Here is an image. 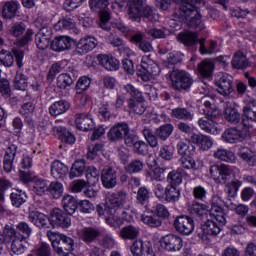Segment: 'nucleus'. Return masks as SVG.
<instances>
[{"label": "nucleus", "mask_w": 256, "mask_h": 256, "mask_svg": "<svg viewBox=\"0 0 256 256\" xmlns=\"http://www.w3.org/2000/svg\"><path fill=\"white\" fill-rule=\"evenodd\" d=\"M142 135L147 141L148 145L152 147V149H155V147L159 146V139H157V135H155V132H153V129L149 127H144L142 129Z\"/></svg>", "instance_id": "09e8293b"}, {"label": "nucleus", "mask_w": 256, "mask_h": 256, "mask_svg": "<svg viewBox=\"0 0 256 256\" xmlns=\"http://www.w3.org/2000/svg\"><path fill=\"white\" fill-rule=\"evenodd\" d=\"M28 219L30 223H33L36 227H39L40 229H47L49 228V217L47 215L39 212V211H31L28 214Z\"/></svg>", "instance_id": "a878e982"}, {"label": "nucleus", "mask_w": 256, "mask_h": 256, "mask_svg": "<svg viewBox=\"0 0 256 256\" xmlns=\"http://www.w3.org/2000/svg\"><path fill=\"white\" fill-rule=\"evenodd\" d=\"M97 45H99V41L95 37L85 36L78 41L75 52L78 55H86V53L93 51Z\"/></svg>", "instance_id": "aec40b11"}, {"label": "nucleus", "mask_w": 256, "mask_h": 256, "mask_svg": "<svg viewBox=\"0 0 256 256\" xmlns=\"http://www.w3.org/2000/svg\"><path fill=\"white\" fill-rule=\"evenodd\" d=\"M17 2L15 1H8L5 2L3 9H2V17L3 19H13L17 15Z\"/></svg>", "instance_id": "a18cd8bd"}, {"label": "nucleus", "mask_w": 256, "mask_h": 256, "mask_svg": "<svg viewBox=\"0 0 256 256\" xmlns=\"http://www.w3.org/2000/svg\"><path fill=\"white\" fill-rule=\"evenodd\" d=\"M181 197V191L177 189V186H167L166 193L164 194L165 201L168 203H175Z\"/></svg>", "instance_id": "13d9d810"}, {"label": "nucleus", "mask_w": 256, "mask_h": 256, "mask_svg": "<svg viewBox=\"0 0 256 256\" xmlns=\"http://www.w3.org/2000/svg\"><path fill=\"white\" fill-rule=\"evenodd\" d=\"M145 167V162L139 159H134L125 166L126 173L133 175L135 173H141Z\"/></svg>", "instance_id": "603ef678"}, {"label": "nucleus", "mask_w": 256, "mask_h": 256, "mask_svg": "<svg viewBox=\"0 0 256 256\" xmlns=\"http://www.w3.org/2000/svg\"><path fill=\"white\" fill-rule=\"evenodd\" d=\"M202 3H205V0H192L191 3L183 2L178 12H175L176 19H185L189 27H199L201 25V14L197 12V7Z\"/></svg>", "instance_id": "f03ea898"}, {"label": "nucleus", "mask_w": 256, "mask_h": 256, "mask_svg": "<svg viewBox=\"0 0 256 256\" xmlns=\"http://www.w3.org/2000/svg\"><path fill=\"white\" fill-rule=\"evenodd\" d=\"M178 40L183 43L185 47H193L199 43V36L195 32L186 31L178 35Z\"/></svg>", "instance_id": "58836bf2"}, {"label": "nucleus", "mask_w": 256, "mask_h": 256, "mask_svg": "<svg viewBox=\"0 0 256 256\" xmlns=\"http://www.w3.org/2000/svg\"><path fill=\"white\" fill-rule=\"evenodd\" d=\"M171 117L179 121H193L195 115L191 113V110L185 107H177L172 109Z\"/></svg>", "instance_id": "e433bc0d"}, {"label": "nucleus", "mask_w": 256, "mask_h": 256, "mask_svg": "<svg viewBox=\"0 0 256 256\" xmlns=\"http://www.w3.org/2000/svg\"><path fill=\"white\" fill-rule=\"evenodd\" d=\"M9 33L12 35V37H22L25 33V35L17 41V45H19V47H25L27 43L33 40L34 35L33 29H27V25L23 22L13 23L10 26Z\"/></svg>", "instance_id": "6e6552de"}, {"label": "nucleus", "mask_w": 256, "mask_h": 256, "mask_svg": "<svg viewBox=\"0 0 256 256\" xmlns=\"http://www.w3.org/2000/svg\"><path fill=\"white\" fill-rule=\"evenodd\" d=\"M215 85L219 95L229 97L235 89L233 88V76L227 73H220L215 79Z\"/></svg>", "instance_id": "f8f14e48"}, {"label": "nucleus", "mask_w": 256, "mask_h": 256, "mask_svg": "<svg viewBox=\"0 0 256 256\" xmlns=\"http://www.w3.org/2000/svg\"><path fill=\"white\" fill-rule=\"evenodd\" d=\"M173 89L176 91H189L193 85V77L186 71H173L170 74Z\"/></svg>", "instance_id": "1a4fd4ad"}, {"label": "nucleus", "mask_w": 256, "mask_h": 256, "mask_svg": "<svg viewBox=\"0 0 256 256\" xmlns=\"http://www.w3.org/2000/svg\"><path fill=\"white\" fill-rule=\"evenodd\" d=\"M145 0H131L128 8V18L136 23H141Z\"/></svg>", "instance_id": "412c9836"}, {"label": "nucleus", "mask_w": 256, "mask_h": 256, "mask_svg": "<svg viewBox=\"0 0 256 256\" xmlns=\"http://www.w3.org/2000/svg\"><path fill=\"white\" fill-rule=\"evenodd\" d=\"M241 185H243V181L238 179L232 180L231 182L226 183L224 191L230 199H233L234 197H237Z\"/></svg>", "instance_id": "49530a36"}, {"label": "nucleus", "mask_w": 256, "mask_h": 256, "mask_svg": "<svg viewBox=\"0 0 256 256\" xmlns=\"http://www.w3.org/2000/svg\"><path fill=\"white\" fill-rule=\"evenodd\" d=\"M129 133V125L125 122L114 125L108 132L110 141H121Z\"/></svg>", "instance_id": "5701e85b"}, {"label": "nucleus", "mask_w": 256, "mask_h": 256, "mask_svg": "<svg viewBox=\"0 0 256 256\" xmlns=\"http://www.w3.org/2000/svg\"><path fill=\"white\" fill-rule=\"evenodd\" d=\"M62 207L68 215H73L77 211L79 203L72 195H65L62 198Z\"/></svg>", "instance_id": "ea45409f"}, {"label": "nucleus", "mask_w": 256, "mask_h": 256, "mask_svg": "<svg viewBox=\"0 0 256 256\" xmlns=\"http://www.w3.org/2000/svg\"><path fill=\"white\" fill-rule=\"evenodd\" d=\"M124 89L126 93H129V95L133 97L128 100V109L130 113L143 115V113H145V99L143 98V93L131 84H127Z\"/></svg>", "instance_id": "39448f33"}, {"label": "nucleus", "mask_w": 256, "mask_h": 256, "mask_svg": "<svg viewBox=\"0 0 256 256\" xmlns=\"http://www.w3.org/2000/svg\"><path fill=\"white\" fill-rule=\"evenodd\" d=\"M47 237L52 244L53 251L57 253V255H69V253L73 251V247H75L73 238L65 234L48 231Z\"/></svg>", "instance_id": "20e7f679"}, {"label": "nucleus", "mask_w": 256, "mask_h": 256, "mask_svg": "<svg viewBox=\"0 0 256 256\" xmlns=\"http://www.w3.org/2000/svg\"><path fill=\"white\" fill-rule=\"evenodd\" d=\"M203 113L205 117H202L198 120V125L202 131L205 133H211L212 135H217V123L215 119L221 115V111L218 110L217 106L210 102L209 100H205Z\"/></svg>", "instance_id": "7ed1b4c3"}, {"label": "nucleus", "mask_w": 256, "mask_h": 256, "mask_svg": "<svg viewBox=\"0 0 256 256\" xmlns=\"http://www.w3.org/2000/svg\"><path fill=\"white\" fill-rule=\"evenodd\" d=\"M177 151L181 157H193L195 155V145L191 142V140H181L177 144Z\"/></svg>", "instance_id": "2f4dec72"}, {"label": "nucleus", "mask_w": 256, "mask_h": 256, "mask_svg": "<svg viewBox=\"0 0 256 256\" xmlns=\"http://www.w3.org/2000/svg\"><path fill=\"white\" fill-rule=\"evenodd\" d=\"M70 107L71 105L66 100H59L54 102L49 107V113L52 117H59V115H63V113H67Z\"/></svg>", "instance_id": "72a5a7b5"}, {"label": "nucleus", "mask_w": 256, "mask_h": 256, "mask_svg": "<svg viewBox=\"0 0 256 256\" xmlns=\"http://www.w3.org/2000/svg\"><path fill=\"white\" fill-rule=\"evenodd\" d=\"M98 62L107 71H117L119 69V60L111 55L100 54L97 56Z\"/></svg>", "instance_id": "7c9ffc66"}, {"label": "nucleus", "mask_w": 256, "mask_h": 256, "mask_svg": "<svg viewBox=\"0 0 256 256\" xmlns=\"http://www.w3.org/2000/svg\"><path fill=\"white\" fill-rule=\"evenodd\" d=\"M85 169H86L85 160H83V159L76 160L70 169V173H69L70 179H75L76 177H81V175H83V173H85Z\"/></svg>", "instance_id": "de8ad7c7"}, {"label": "nucleus", "mask_w": 256, "mask_h": 256, "mask_svg": "<svg viewBox=\"0 0 256 256\" xmlns=\"http://www.w3.org/2000/svg\"><path fill=\"white\" fill-rule=\"evenodd\" d=\"M223 116L228 123H231V125H237L241 121V114L239 113V110L231 106V103L229 102H226Z\"/></svg>", "instance_id": "c756f323"}, {"label": "nucleus", "mask_w": 256, "mask_h": 256, "mask_svg": "<svg viewBox=\"0 0 256 256\" xmlns=\"http://www.w3.org/2000/svg\"><path fill=\"white\" fill-rule=\"evenodd\" d=\"M76 235L78 239L89 245L101 235V232L97 228L89 226L78 229Z\"/></svg>", "instance_id": "4be33fe9"}, {"label": "nucleus", "mask_w": 256, "mask_h": 256, "mask_svg": "<svg viewBox=\"0 0 256 256\" xmlns=\"http://www.w3.org/2000/svg\"><path fill=\"white\" fill-rule=\"evenodd\" d=\"M29 83L27 82V76L23 72H17L14 79V89L18 91H27Z\"/></svg>", "instance_id": "bf43d9fd"}, {"label": "nucleus", "mask_w": 256, "mask_h": 256, "mask_svg": "<svg viewBox=\"0 0 256 256\" xmlns=\"http://www.w3.org/2000/svg\"><path fill=\"white\" fill-rule=\"evenodd\" d=\"M63 184L57 181L51 182L48 186V194L53 199H60L63 196Z\"/></svg>", "instance_id": "4d7b16f0"}, {"label": "nucleus", "mask_w": 256, "mask_h": 256, "mask_svg": "<svg viewBox=\"0 0 256 256\" xmlns=\"http://www.w3.org/2000/svg\"><path fill=\"white\" fill-rule=\"evenodd\" d=\"M141 221L142 223H144V225H147L148 227L152 228L161 227V225L163 224V220H161V218L147 214H142Z\"/></svg>", "instance_id": "e2e57ef3"}, {"label": "nucleus", "mask_w": 256, "mask_h": 256, "mask_svg": "<svg viewBox=\"0 0 256 256\" xmlns=\"http://www.w3.org/2000/svg\"><path fill=\"white\" fill-rule=\"evenodd\" d=\"M117 170L111 166H105L101 171V181L105 189H113L117 186Z\"/></svg>", "instance_id": "6ab92c4d"}, {"label": "nucleus", "mask_w": 256, "mask_h": 256, "mask_svg": "<svg viewBox=\"0 0 256 256\" xmlns=\"http://www.w3.org/2000/svg\"><path fill=\"white\" fill-rule=\"evenodd\" d=\"M56 131L59 135V139L63 143H68L69 145H73V143H75V135H73V133H71L67 128L59 126L56 128Z\"/></svg>", "instance_id": "3c124183"}, {"label": "nucleus", "mask_w": 256, "mask_h": 256, "mask_svg": "<svg viewBox=\"0 0 256 256\" xmlns=\"http://www.w3.org/2000/svg\"><path fill=\"white\" fill-rule=\"evenodd\" d=\"M174 129L173 124H164L156 129V135L161 141H167L173 134Z\"/></svg>", "instance_id": "864d4df0"}, {"label": "nucleus", "mask_w": 256, "mask_h": 256, "mask_svg": "<svg viewBox=\"0 0 256 256\" xmlns=\"http://www.w3.org/2000/svg\"><path fill=\"white\" fill-rule=\"evenodd\" d=\"M244 128H228L222 133V139L225 143H241L245 141V138L249 136V130H247V124L245 120L242 121Z\"/></svg>", "instance_id": "9b49d317"}, {"label": "nucleus", "mask_w": 256, "mask_h": 256, "mask_svg": "<svg viewBox=\"0 0 256 256\" xmlns=\"http://www.w3.org/2000/svg\"><path fill=\"white\" fill-rule=\"evenodd\" d=\"M179 165L182 171H191V169L194 171L197 170V163L195 159H193V156H182L179 159Z\"/></svg>", "instance_id": "5fc2aeb1"}, {"label": "nucleus", "mask_w": 256, "mask_h": 256, "mask_svg": "<svg viewBox=\"0 0 256 256\" xmlns=\"http://www.w3.org/2000/svg\"><path fill=\"white\" fill-rule=\"evenodd\" d=\"M140 233L141 231L139 227L128 225L120 230L119 235L122 239H128L129 241H133V239H137V237H139Z\"/></svg>", "instance_id": "79ce46f5"}, {"label": "nucleus", "mask_w": 256, "mask_h": 256, "mask_svg": "<svg viewBox=\"0 0 256 256\" xmlns=\"http://www.w3.org/2000/svg\"><path fill=\"white\" fill-rule=\"evenodd\" d=\"M75 124L80 131H91L94 127L93 118L89 114H76Z\"/></svg>", "instance_id": "cd10ccee"}, {"label": "nucleus", "mask_w": 256, "mask_h": 256, "mask_svg": "<svg viewBox=\"0 0 256 256\" xmlns=\"http://www.w3.org/2000/svg\"><path fill=\"white\" fill-rule=\"evenodd\" d=\"M129 203V194L123 190H119L109 194L106 206L98 205L96 211L99 217L107 219L110 215H115L120 209H123Z\"/></svg>", "instance_id": "f257e3e1"}, {"label": "nucleus", "mask_w": 256, "mask_h": 256, "mask_svg": "<svg viewBox=\"0 0 256 256\" xmlns=\"http://www.w3.org/2000/svg\"><path fill=\"white\" fill-rule=\"evenodd\" d=\"M10 199L13 207H21V205L27 201V195H25L23 191L16 190L11 193Z\"/></svg>", "instance_id": "69168bd1"}, {"label": "nucleus", "mask_w": 256, "mask_h": 256, "mask_svg": "<svg viewBox=\"0 0 256 256\" xmlns=\"http://www.w3.org/2000/svg\"><path fill=\"white\" fill-rule=\"evenodd\" d=\"M33 191L34 193H36V195L43 197V195H45V193H48L49 191V184L47 183V180H34Z\"/></svg>", "instance_id": "052dcab7"}, {"label": "nucleus", "mask_w": 256, "mask_h": 256, "mask_svg": "<svg viewBox=\"0 0 256 256\" xmlns=\"http://www.w3.org/2000/svg\"><path fill=\"white\" fill-rule=\"evenodd\" d=\"M73 78L68 73H62L57 77V87L59 89H67L73 85Z\"/></svg>", "instance_id": "774afa93"}, {"label": "nucleus", "mask_w": 256, "mask_h": 256, "mask_svg": "<svg viewBox=\"0 0 256 256\" xmlns=\"http://www.w3.org/2000/svg\"><path fill=\"white\" fill-rule=\"evenodd\" d=\"M238 156L243 159V161H246L248 165H255V154L253 151L249 150V148H240L238 151Z\"/></svg>", "instance_id": "338daca9"}, {"label": "nucleus", "mask_w": 256, "mask_h": 256, "mask_svg": "<svg viewBox=\"0 0 256 256\" xmlns=\"http://www.w3.org/2000/svg\"><path fill=\"white\" fill-rule=\"evenodd\" d=\"M16 233L20 239H24L27 241L31 237L33 233V229L29 226L27 222H19L16 225Z\"/></svg>", "instance_id": "8fccbe9b"}, {"label": "nucleus", "mask_w": 256, "mask_h": 256, "mask_svg": "<svg viewBox=\"0 0 256 256\" xmlns=\"http://www.w3.org/2000/svg\"><path fill=\"white\" fill-rule=\"evenodd\" d=\"M174 228L180 235H191L195 231V221L190 216L181 215L174 220Z\"/></svg>", "instance_id": "ddd939ff"}, {"label": "nucleus", "mask_w": 256, "mask_h": 256, "mask_svg": "<svg viewBox=\"0 0 256 256\" xmlns=\"http://www.w3.org/2000/svg\"><path fill=\"white\" fill-rule=\"evenodd\" d=\"M209 210V215L218 216L220 223L225 222V213L223 212V199L220 196L214 195L211 200V208Z\"/></svg>", "instance_id": "393cba45"}, {"label": "nucleus", "mask_w": 256, "mask_h": 256, "mask_svg": "<svg viewBox=\"0 0 256 256\" xmlns=\"http://www.w3.org/2000/svg\"><path fill=\"white\" fill-rule=\"evenodd\" d=\"M3 145L5 151L3 158V169L5 173H11V171L15 169L13 163H15V157L17 156L18 147L16 142L11 138L5 140Z\"/></svg>", "instance_id": "9d476101"}, {"label": "nucleus", "mask_w": 256, "mask_h": 256, "mask_svg": "<svg viewBox=\"0 0 256 256\" xmlns=\"http://www.w3.org/2000/svg\"><path fill=\"white\" fill-rule=\"evenodd\" d=\"M67 212L54 208L51 212L50 223L52 227H62V229H69L71 227V216Z\"/></svg>", "instance_id": "2eb2a0df"}, {"label": "nucleus", "mask_w": 256, "mask_h": 256, "mask_svg": "<svg viewBox=\"0 0 256 256\" xmlns=\"http://www.w3.org/2000/svg\"><path fill=\"white\" fill-rule=\"evenodd\" d=\"M209 173L216 183H227L231 176V168L229 165H212L209 169Z\"/></svg>", "instance_id": "f3484780"}, {"label": "nucleus", "mask_w": 256, "mask_h": 256, "mask_svg": "<svg viewBox=\"0 0 256 256\" xmlns=\"http://www.w3.org/2000/svg\"><path fill=\"white\" fill-rule=\"evenodd\" d=\"M210 217H213V219H207V221L202 224V231L205 235L217 237V235L221 233L222 227L227 223V220L224 217V222H221L217 215H210Z\"/></svg>", "instance_id": "dca6fc26"}, {"label": "nucleus", "mask_w": 256, "mask_h": 256, "mask_svg": "<svg viewBox=\"0 0 256 256\" xmlns=\"http://www.w3.org/2000/svg\"><path fill=\"white\" fill-rule=\"evenodd\" d=\"M130 251L133 256H156L151 242L143 241L141 239L133 242Z\"/></svg>", "instance_id": "a211bd4d"}, {"label": "nucleus", "mask_w": 256, "mask_h": 256, "mask_svg": "<svg viewBox=\"0 0 256 256\" xmlns=\"http://www.w3.org/2000/svg\"><path fill=\"white\" fill-rule=\"evenodd\" d=\"M215 66L210 60H204L198 65V71L202 77H211Z\"/></svg>", "instance_id": "680f3d73"}, {"label": "nucleus", "mask_w": 256, "mask_h": 256, "mask_svg": "<svg viewBox=\"0 0 256 256\" xmlns=\"http://www.w3.org/2000/svg\"><path fill=\"white\" fill-rule=\"evenodd\" d=\"M89 5L91 11L99 13L100 15L99 27L104 29V31H109V29H111V26L109 25L111 16L107 11L109 7V0H89Z\"/></svg>", "instance_id": "423d86ee"}, {"label": "nucleus", "mask_w": 256, "mask_h": 256, "mask_svg": "<svg viewBox=\"0 0 256 256\" xmlns=\"http://www.w3.org/2000/svg\"><path fill=\"white\" fill-rule=\"evenodd\" d=\"M24 101L26 102L19 109L20 115H33L35 111V103H33V98H31V95L27 94L24 97Z\"/></svg>", "instance_id": "6e6d98bb"}, {"label": "nucleus", "mask_w": 256, "mask_h": 256, "mask_svg": "<svg viewBox=\"0 0 256 256\" xmlns=\"http://www.w3.org/2000/svg\"><path fill=\"white\" fill-rule=\"evenodd\" d=\"M243 117L247 119V121H251L252 123H256V100H248L245 102V105L242 108Z\"/></svg>", "instance_id": "f704fd0d"}, {"label": "nucleus", "mask_w": 256, "mask_h": 256, "mask_svg": "<svg viewBox=\"0 0 256 256\" xmlns=\"http://www.w3.org/2000/svg\"><path fill=\"white\" fill-rule=\"evenodd\" d=\"M231 66L233 69H247L249 67V60H247V56L243 52H236L233 55Z\"/></svg>", "instance_id": "c03bdc74"}, {"label": "nucleus", "mask_w": 256, "mask_h": 256, "mask_svg": "<svg viewBox=\"0 0 256 256\" xmlns=\"http://www.w3.org/2000/svg\"><path fill=\"white\" fill-rule=\"evenodd\" d=\"M36 27L40 28L39 33L40 37H44L51 41V37H53V29L49 26V20H44L43 18H38L35 22Z\"/></svg>", "instance_id": "c9c22d12"}, {"label": "nucleus", "mask_w": 256, "mask_h": 256, "mask_svg": "<svg viewBox=\"0 0 256 256\" xmlns=\"http://www.w3.org/2000/svg\"><path fill=\"white\" fill-rule=\"evenodd\" d=\"M151 199V192H149V189L147 187L142 186L138 189L136 193V204L142 205L147 209L149 207V201Z\"/></svg>", "instance_id": "a19ab883"}, {"label": "nucleus", "mask_w": 256, "mask_h": 256, "mask_svg": "<svg viewBox=\"0 0 256 256\" xmlns=\"http://www.w3.org/2000/svg\"><path fill=\"white\" fill-rule=\"evenodd\" d=\"M69 173V167L59 160L51 164V175L54 179H63Z\"/></svg>", "instance_id": "473e14b6"}, {"label": "nucleus", "mask_w": 256, "mask_h": 256, "mask_svg": "<svg viewBox=\"0 0 256 256\" xmlns=\"http://www.w3.org/2000/svg\"><path fill=\"white\" fill-rule=\"evenodd\" d=\"M133 215H137V210H130L129 208H121L115 214L108 216L105 219V223L109 225V227H113L114 229H119L125 221L131 223L133 221Z\"/></svg>", "instance_id": "0eeeda50"}, {"label": "nucleus", "mask_w": 256, "mask_h": 256, "mask_svg": "<svg viewBox=\"0 0 256 256\" xmlns=\"http://www.w3.org/2000/svg\"><path fill=\"white\" fill-rule=\"evenodd\" d=\"M142 17L150 21V23H157L159 21V13L151 6H144L142 10Z\"/></svg>", "instance_id": "0e129e2a"}, {"label": "nucleus", "mask_w": 256, "mask_h": 256, "mask_svg": "<svg viewBox=\"0 0 256 256\" xmlns=\"http://www.w3.org/2000/svg\"><path fill=\"white\" fill-rule=\"evenodd\" d=\"M160 243L162 249L169 253H177V251L183 249V238L179 235L168 234L162 237Z\"/></svg>", "instance_id": "4468645a"}, {"label": "nucleus", "mask_w": 256, "mask_h": 256, "mask_svg": "<svg viewBox=\"0 0 256 256\" xmlns=\"http://www.w3.org/2000/svg\"><path fill=\"white\" fill-rule=\"evenodd\" d=\"M213 157L214 159H218V161H225L226 163H235L237 161L235 153L225 148H218L214 151Z\"/></svg>", "instance_id": "4c0bfd02"}, {"label": "nucleus", "mask_w": 256, "mask_h": 256, "mask_svg": "<svg viewBox=\"0 0 256 256\" xmlns=\"http://www.w3.org/2000/svg\"><path fill=\"white\" fill-rule=\"evenodd\" d=\"M71 47H73V39H71L69 36H58L55 37L51 42L52 51H69Z\"/></svg>", "instance_id": "b1692460"}, {"label": "nucleus", "mask_w": 256, "mask_h": 256, "mask_svg": "<svg viewBox=\"0 0 256 256\" xmlns=\"http://www.w3.org/2000/svg\"><path fill=\"white\" fill-rule=\"evenodd\" d=\"M191 141L202 151H209L213 147V138L205 134H192Z\"/></svg>", "instance_id": "c85d7f7f"}, {"label": "nucleus", "mask_w": 256, "mask_h": 256, "mask_svg": "<svg viewBox=\"0 0 256 256\" xmlns=\"http://www.w3.org/2000/svg\"><path fill=\"white\" fill-rule=\"evenodd\" d=\"M190 213L191 215H195L200 220L207 219L209 216V207L207 205H204L202 203H193L190 207Z\"/></svg>", "instance_id": "37998d69"}, {"label": "nucleus", "mask_w": 256, "mask_h": 256, "mask_svg": "<svg viewBox=\"0 0 256 256\" xmlns=\"http://www.w3.org/2000/svg\"><path fill=\"white\" fill-rule=\"evenodd\" d=\"M141 67L148 75H151L152 77H157V75L161 73L159 65H157V63H155L153 59H151V55H146L142 57Z\"/></svg>", "instance_id": "bb28decb"}]
</instances>
